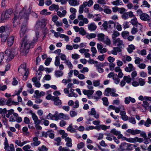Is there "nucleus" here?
<instances>
[{"label": "nucleus", "mask_w": 151, "mask_h": 151, "mask_svg": "<svg viewBox=\"0 0 151 151\" xmlns=\"http://www.w3.org/2000/svg\"><path fill=\"white\" fill-rule=\"evenodd\" d=\"M19 16H21L20 19H23L24 22L22 25L20 31V36L21 42L20 51L26 54L29 51V49L32 48V43H30L28 41L29 39L25 33L27 31V21L28 20V14L26 13L24 10H22L19 12Z\"/></svg>", "instance_id": "1"}, {"label": "nucleus", "mask_w": 151, "mask_h": 151, "mask_svg": "<svg viewBox=\"0 0 151 151\" xmlns=\"http://www.w3.org/2000/svg\"><path fill=\"white\" fill-rule=\"evenodd\" d=\"M16 51V49H12L11 50H6L5 51V53L8 57L7 60L10 61L14 57V56L17 54Z\"/></svg>", "instance_id": "2"}, {"label": "nucleus", "mask_w": 151, "mask_h": 151, "mask_svg": "<svg viewBox=\"0 0 151 151\" xmlns=\"http://www.w3.org/2000/svg\"><path fill=\"white\" fill-rule=\"evenodd\" d=\"M4 145V148L5 149L6 151H15V148L14 145L13 144H11L9 146L7 138L6 137L5 138Z\"/></svg>", "instance_id": "3"}, {"label": "nucleus", "mask_w": 151, "mask_h": 151, "mask_svg": "<svg viewBox=\"0 0 151 151\" xmlns=\"http://www.w3.org/2000/svg\"><path fill=\"white\" fill-rule=\"evenodd\" d=\"M102 27H104V29L107 31L109 33H112V29L114 26L112 24H108V22L106 21H104V23L102 24Z\"/></svg>", "instance_id": "4"}, {"label": "nucleus", "mask_w": 151, "mask_h": 151, "mask_svg": "<svg viewBox=\"0 0 151 151\" xmlns=\"http://www.w3.org/2000/svg\"><path fill=\"white\" fill-rule=\"evenodd\" d=\"M52 100L54 101V104L55 105H60L62 104L61 101L59 99V97L58 96H52Z\"/></svg>", "instance_id": "5"}, {"label": "nucleus", "mask_w": 151, "mask_h": 151, "mask_svg": "<svg viewBox=\"0 0 151 151\" xmlns=\"http://www.w3.org/2000/svg\"><path fill=\"white\" fill-rule=\"evenodd\" d=\"M113 43L114 45H116V44L119 47L124 45L123 40H121L119 38H118L116 39L113 40Z\"/></svg>", "instance_id": "6"}, {"label": "nucleus", "mask_w": 151, "mask_h": 151, "mask_svg": "<svg viewBox=\"0 0 151 151\" xmlns=\"http://www.w3.org/2000/svg\"><path fill=\"white\" fill-rule=\"evenodd\" d=\"M140 19L144 21H150V18L147 14L144 13L139 15Z\"/></svg>", "instance_id": "7"}, {"label": "nucleus", "mask_w": 151, "mask_h": 151, "mask_svg": "<svg viewBox=\"0 0 151 151\" xmlns=\"http://www.w3.org/2000/svg\"><path fill=\"white\" fill-rule=\"evenodd\" d=\"M88 113L89 115H93L94 117L96 119H98L99 118V114H96V112L95 109L93 108H92L91 109V111H89Z\"/></svg>", "instance_id": "8"}, {"label": "nucleus", "mask_w": 151, "mask_h": 151, "mask_svg": "<svg viewBox=\"0 0 151 151\" xmlns=\"http://www.w3.org/2000/svg\"><path fill=\"white\" fill-rule=\"evenodd\" d=\"M127 132L131 134L135 135L140 133L141 131L138 129L134 130L133 129H129L127 130Z\"/></svg>", "instance_id": "9"}, {"label": "nucleus", "mask_w": 151, "mask_h": 151, "mask_svg": "<svg viewBox=\"0 0 151 151\" xmlns=\"http://www.w3.org/2000/svg\"><path fill=\"white\" fill-rule=\"evenodd\" d=\"M38 138L37 137H34L33 138V142L31 144V145L32 147L37 146L40 143V142L38 140Z\"/></svg>", "instance_id": "10"}, {"label": "nucleus", "mask_w": 151, "mask_h": 151, "mask_svg": "<svg viewBox=\"0 0 151 151\" xmlns=\"http://www.w3.org/2000/svg\"><path fill=\"white\" fill-rule=\"evenodd\" d=\"M10 15L7 13L5 12L2 13L1 14L0 21L1 22H4L9 17Z\"/></svg>", "instance_id": "11"}, {"label": "nucleus", "mask_w": 151, "mask_h": 151, "mask_svg": "<svg viewBox=\"0 0 151 151\" xmlns=\"http://www.w3.org/2000/svg\"><path fill=\"white\" fill-rule=\"evenodd\" d=\"M88 27L89 30L91 31H93L95 30L97 26L95 25L94 22L88 25Z\"/></svg>", "instance_id": "12"}, {"label": "nucleus", "mask_w": 151, "mask_h": 151, "mask_svg": "<svg viewBox=\"0 0 151 151\" xmlns=\"http://www.w3.org/2000/svg\"><path fill=\"white\" fill-rule=\"evenodd\" d=\"M46 25V24L45 22H43L38 21L37 22L36 26L38 28H42L44 27Z\"/></svg>", "instance_id": "13"}, {"label": "nucleus", "mask_w": 151, "mask_h": 151, "mask_svg": "<svg viewBox=\"0 0 151 151\" xmlns=\"http://www.w3.org/2000/svg\"><path fill=\"white\" fill-rule=\"evenodd\" d=\"M122 50L120 47H113V50L112 51V53L114 55H116L117 52H121Z\"/></svg>", "instance_id": "14"}, {"label": "nucleus", "mask_w": 151, "mask_h": 151, "mask_svg": "<svg viewBox=\"0 0 151 151\" xmlns=\"http://www.w3.org/2000/svg\"><path fill=\"white\" fill-rule=\"evenodd\" d=\"M8 35V34H6V32L2 33L1 35V40L2 42H4L6 41Z\"/></svg>", "instance_id": "15"}, {"label": "nucleus", "mask_w": 151, "mask_h": 151, "mask_svg": "<svg viewBox=\"0 0 151 151\" xmlns=\"http://www.w3.org/2000/svg\"><path fill=\"white\" fill-rule=\"evenodd\" d=\"M65 141L67 142L65 144L67 146L70 147H72V140L69 137H67L65 139Z\"/></svg>", "instance_id": "16"}, {"label": "nucleus", "mask_w": 151, "mask_h": 151, "mask_svg": "<svg viewBox=\"0 0 151 151\" xmlns=\"http://www.w3.org/2000/svg\"><path fill=\"white\" fill-rule=\"evenodd\" d=\"M54 73L55 77L57 78L62 76L63 74V72L59 70H55Z\"/></svg>", "instance_id": "17"}, {"label": "nucleus", "mask_w": 151, "mask_h": 151, "mask_svg": "<svg viewBox=\"0 0 151 151\" xmlns=\"http://www.w3.org/2000/svg\"><path fill=\"white\" fill-rule=\"evenodd\" d=\"M134 69V67L132 64H129L128 67H126L125 68V70L127 72H131Z\"/></svg>", "instance_id": "18"}, {"label": "nucleus", "mask_w": 151, "mask_h": 151, "mask_svg": "<svg viewBox=\"0 0 151 151\" xmlns=\"http://www.w3.org/2000/svg\"><path fill=\"white\" fill-rule=\"evenodd\" d=\"M14 40V36H12L9 37L7 39V42L8 46H11L13 44Z\"/></svg>", "instance_id": "19"}, {"label": "nucleus", "mask_w": 151, "mask_h": 151, "mask_svg": "<svg viewBox=\"0 0 151 151\" xmlns=\"http://www.w3.org/2000/svg\"><path fill=\"white\" fill-rule=\"evenodd\" d=\"M120 35V33L118 31L116 30L114 31L111 35L113 40L116 39V38L119 37Z\"/></svg>", "instance_id": "20"}, {"label": "nucleus", "mask_w": 151, "mask_h": 151, "mask_svg": "<svg viewBox=\"0 0 151 151\" xmlns=\"http://www.w3.org/2000/svg\"><path fill=\"white\" fill-rule=\"evenodd\" d=\"M68 2L71 6H75L79 4V2L76 0H69Z\"/></svg>", "instance_id": "21"}, {"label": "nucleus", "mask_w": 151, "mask_h": 151, "mask_svg": "<svg viewBox=\"0 0 151 151\" xmlns=\"http://www.w3.org/2000/svg\"><path fill=\"white\" fill-rule=\"evenodd\" d=\"M49 9L50 10H56V11H57L59 10V6L58 5L52 4L49 7Z\"/></svg>", "instance_id": "22"}, {"label": "nucleus", "mask_w": 151, "mask_h": 151, "mask_svg": "<svg viewBox=\"0 0 151 151\" xmlns=\"http://www.w3.org/2000/svg\"><path fill=\"white\" fill-rule=\"evenodd\" d=\"M32 119L34 121L35 125L40 124H41V120L38 119V117L37 115L33 118Z\"/></svg>", "instance_id": "23"}, {"label": "nucleus", "mask_w": 151, "mask_h": 151, "mask_svg": "<svg viewBox=\"0 0 151 151\" xmlns=\"http://www.w3.org/2000/svg\"><path fill=\"white\" fill-rule=\"evenodd\" d=\"M94 92V91L93 90H84L83 91V93L84 95H92Z\"/></svg>", "instance_id": "24"}, {"label": "nucleus", "mask_w": 151, "mask_h": 151, "mask_svg": "<svg viewBox=\"0 0 151 151\" xmlns=\"http://www.w3.org/2000/svg\"><path fill=\"white\" fill-rule=\"evenodd\" d=\"M27 71H29L28 69H24V68H18V72L19 74H21V75L22 76L24 74H25Z\"/></svg>", "instance_id": "25"}, {"label": "nucleus", "mask_w": 151, "mask_h": 151, "mask_svg": "<svg viewBox=\"0 0 151 151\" xmlns=\"http://www.w3.org/2000/svg\"><path fill=\"white\" fill-rule=\"evenodd\" d=\"M127 143L125 142L122 143L120 146V148L122 150H127Z\"/></svg>", "instance_id": "26"}, {"label": "nucleus", "mask_w": 151, "mask_h": 151, "mask_svg": "<svg viewBox=\"0 0 151 151\" xmlns=\"http://www.w3.org/2000/svg\"><path fill=\"white\" fill-rule=\"evenodd\" d=\"M68 131L70 132L71 133L76 132V130L74 128H73L72 124H70L67 129Z\"/></svg>", "instance_id": "27"}, {"label": "nucleus", "mask_w": 151, "mask_h": 151, "mask_svg": "<svg viewBox=\"0 0 151 151\" xmlns=\"http://www.w3.org/2000/svg\"><path fill=\"white\" fill-rule=\"evenodd\" d=\"M74 91V89L73 88H71L70 90V93L68 94V96L69 97H71L74 96L75 97H76L78 96V95L74 93L73 92Z\"/></svg>", "instance_id": "28"}, {"label": "nucleus", "mask_w": 151, "mask_h": 151, "mask_svg": "<svg viewBox=\"0 0 151 151\" xmlns=\"http://www.w3.org/2000/svg\"><path fill=\"white\" fill-rule=\"evenodd\" d=\"M39 35V33L38 32H36V37H35L33 40V41L32 42H30L29 41V40L28 41L30 43H32V47H33V44L36 42H37V40L38 39V35Z\"/></svg>", "instance_id": "29"}, {"label": "nucleus", "mask_w": 151, "mask_h": 151, "mask_svg": "<svg viewBox=\"0 0 151 151\" xmlns=\"http://www.w3.org/2000/svg\"><path fill=\"white\" fill-rule=\"evenodd\" d=\"M121 35L124 39H126L129 35V32L127 31L122 32L121 33Z\"/></svg>", "instance_id": "30"}, {"label": "nucleus", "mask_w": 151, "mask_h": 151, "mask_svg": "<svg viewBox=\"0 0 151 151\" xmlns=\"http://www.w3.org/2000/svg\"><path fill=\"white\" fill-rule=\"evenodd\" d=\"M135 49V46L133 45H129L127 48V50L128 52L131 53L133 52L134 50Z\"/></svg>", "instance_id": "31"}, {"label": "nucleus", "mask_w": 151, "mask_h": 151, "mask_svg": "<svg viewBox=\"0 0 151 151\" xmlns=\"http://www.w3.org/2000/svg\"><path fill=\"white\" fill-rule=\"evenodd\" d=\"M113 79L114 80V82L116 84H118L120 82V80L116 74H115V76L113 77Z\"/></svg>", "instance_id": "32"}, {"label": "nucleus", "mask_w": 151, "mask_h": 151, "mask_svg": "<svg viewBox=\"0 0 151 151\" xmlns=\"http://www.w3.org/2000/svg\"><path fill=\"white\" fill-rule=\"evenodd\" d=\"M21 17V16H19V13L18 15V14H15L14 17L12 20L13 23L14 24L17 22V21L19 20V18L20 19H20Z\"/></svg>", "instance_id": "33"}, {"label": "nucleus", "mask_w": 151, "mask_h": 151, "mask_svg": "<svg viewBox=\"0 0 151 151\" xmlns=\"http://www.w3.org/2000/svg\"><path fill=\"white\" fill-rule=\"evenodd\" d=\"M105 36V35L104 34H99L97 35V36L98 37V40L99 41H103L104 40Z\"/></svg>", "instance_id": "34"}, {"label": "nucleus", "mask_w": 151, "mask_h": 151, "mask_svg": "<svg viewBox=\"0 0 151 151\" xmlns=\"http://www.w3.org/2000/svg\"><path fill=\"white\" fill-rule=\"evenodd\" d=\"M111 4L114 5L118 6L123 4L122 1L119 0H116L111 2Z\"/></svg>", "instance_id": "35"}, {"label": "nucleus", "mask_w": 151, "mask_h": 151, "mask_svg": "<svg viewBox=\"0 0 151 151\" xmlns=\"http://www.w3.org/2000/svg\"><path fill=\"white\" fill-rule=\"evenodd\" d=\"M96 36V34L94 33L88 34L86 35V37L88 39L95 38Z\"/></svg>", "instance_id": "36"}, {"label": "nucleus", "mask_w": 151, "mask_h": 151, "mask_svg": "<svg viewBox=\"0 0 151 151\" xmlns=\"http://www.w3.org/2000/svg\"><path fill=\"white\" fill-rule=\"evenodd\" d=\"M86 7L88 6V7L91 6L93 4V1L92 0H89L88 2H85L83 3Z\"/></svg>", "instance_id": "37"}, {"label": "nucleus", "mask_w": 151, "mask_h": 151, "mask_svg": "<svg viewBox=\"0 0 151 151\" xmlns=\"http://www.w3.org/2000/svg\"><path fill=\"white\" fill-rule=\"evenodd\" d=\"M123 80L128 83H130L131 81V78L130 76H124L123 77Z\"/></svg>", "instance_id": "38"}, {"label": "nucleus", "mask_w": 151, "mask_h": 151, "mask_svg": "<svg viewBox=\"0 0 151 151\" xmlns=\"http://www.w3.org/2000/svg\"><path fill=\"white\" fill-rule=\"evenodd\" d=\"M142 3L143 4L141 5V7H147L148 8H149L150 7V5L147 1L145 0L143 1Z\"/></svg>", "instance_id": "39"}, {"label": "nucleus", "mask_w": 151, "mask_h": 151, "mask_svg": "<svg viewBox=\"0 0 151 151\" xmlns=\"http://www.w3.org/2000/svg\"><path fill=\"white\" fill-rule=\"evenodd\" d=\"M103 42L108 45H109L111 44L110 40L108 36H106L105 39L104 40Z\"/></svg>", "instance_id": "40"}, {"label": "nucleus", "mask_w": 151, "mask_h": 151, "mask_svg": "<svg viewBox=\"0 0 151 151\" xmlns=\"http://www.w3.org/2000/svg\"><path fill=\"white\" fill-rule=\"evenodd\" d=\"M60 65V59L58 56L55 57V65L56 66H58Z\"/></svg>", "instance_id": "41"}, {"label": "nucleus", "mask_w": 151, "mask_h": 151, "mask_svg": "<svg viewBox=\"0 0 151 151\" xmlns=\"http://www.w3.org/2000/svg\"><path fill=\"white\" fill-rule=\"evenodd\" d=\"M128 120L129 122L133 124H135L136 123L135 119L134 117L132 116L129 117Z\"/></svg>", "instance_id": "42"}, {"label": "nucleus", "mask_w": 151, "mask_h": 151, "mask_svg": "<svg viewBox=\"0 0 151 151\" xmlns=\"http://www.w3.org/2000/svg\"><path fill=\"white\" fill-rule=\"evenodd\" d=\"M102 100L103 101V104L104 105L106 106H108V105L109 103L108 102V99L106 97L103 98L102 99Z\"/></svg>", "instance_id": "43"}, {"label": "nucleus", "mask_w": 151, "mask_h": 151, "mask_svg": "<svg viewBox=\"0 0 151 151\" xmlns=\"http://www.w3.org/2000/svg\"><path fill=\"white\" fill-rule=\"evenodd\" d=\"M60 115H61V118L65 120H68L70 119V117L68 116L65 115L63 113H60Z\"/></svg>", "instance_id": "44"}, {"label": "nucleus", "mask_w": 151, "mask_h": 151, "mask_svg": "<svg viewBox=\"0 0 151 151\" xmlns=\"http://www.w3.org/2000/svg\"><path fill=\"white\" fill-rule=\"evenodd\" d=\"M59 151H69L70 150L67 147H63L62 146H60L58 148Z\"/></svg>", "instance_id": "45"}, {"label": "nucleus", "mask_w": 151, "mask_h": 151, "mask_svg": "<svg viewBox=\"0 0 151 151\" xmlns=\"http://www.w3.org/2000/svg\"><path fill=\"white\" fill-rule=\"evenodd\" d=\"M136 147L135 145L127 143V150H133Z\"/></svg>", "instance_id": "46"}, {"label": "nucleus", "mask_w": 151, "mask_h": 151, "mask_svg": "<svg viewBox=\"0 0 151 151\" xmlns=\"http://www.w3.org/2000/svg\"><path fill=\"white\" fill-rule=\"evenodd\" d=\"M111 133L116 136H117L119 134H120L121 132L120 131H117L115 129H113L111 130Z\"/></svg>", "instance_id": "47"}, {"label": "nucleus", "mask_w": 151, "mask_h": 151, "mask_svg": "<svg viewBox=\"0 0 151 151\" xmlns=\"http://www.w3.org/2000/svg\"><path fill=\"white\" fill-rule=\"evenodd\" d=\"M64 63L66 64L68 67L70 69H72L73 68V65L71 62L69 61L68 60H66L65 61Z\"/></svg>", "instance_id": "48"}, {"label": "nucleus", "mask_w": 151, "mask_h": 151, "mask_svg": "<svg viewBox=\"0 0 151 151\" xmlns=\"http://www.w3.org/2000/svg\"><path fill=\"white\" fill-rule=\"evenodd\" d=\"M130 23L132 25H136L138 22L137 18L135 17L131 20Z\"/></svg>", "instance_id": "49"}, {"label": "nucleus", "mask_w": 151, "mask_h": 151, "mask_svg": "<svg viewBox=\"0 0 151 151\" xmlns=\"http://www.w3.org/2000/svg\"><path fill=\"white\" fill-rule=\"evenodd\" d=\"M100 80L93 81V85L95 87L99 86L100 84Z\"/></svg>", "instance_id": "50"}, {"label": "nucleus", "mask_w": 151, "mask_h": 151, "mask_svg": "<svg viewBox=\"0 0 151 151\" xmlns=\"http://www.w3.org/2000/svg\"><path fill=\"white\" fill-rule=\"evenodd\" d=\"M79 33L81 35L84 36L86 34V32L83 27H80V28Z\"/></svg>", "instance_id": "51"}, {"label": "nucleus", "mask_w": 151, "mask_h": 151, "mask_svg": "<svg viewBox=\"0 0 151 151\" xmlns=\"http://www.w3.org/2000/svg\"><path fill=\"white\" fill-rule=\"evenodd\" d=\"M137 139V137H136L134 138H127V141L128 142H136V141Z\"/></svg>", "instance_id": "52"}, {"label": "nucleus", "mask_w": 151, "mask_h": 151, "mask_svg": "<svg viewBox=\"0 0 151 151\" xmlns=\"http://www.w3.org/2000/svg\"><path fill=\"white\" fill-rule=\"evenodd\" d=\"M151 124V120L149 118H148L146 122H145L144 125L147 127H149V124Z\"/></svg>", "instance_id": "53"}, {"label": "nucleus", "mask_w": 151, "mask_h": 151, "mask_svg": "<svg viewBox=\"0 0 151 151\" xmlns=\"http://www.w3.org/2000/svg\"><path fill=\"white\" fill-rule=\"evenodd\" d=\"M52 60L51 58H49L46 59L45 63V64L46 66H48Z\"/></svg>", "instance_id": "54"}, {"label": "nucleus", "mask_w": 151, "mask_h": 151, "mask_svg": "<svg viewBox=\"0 0 151 151\" xmlns=\"http://www.w3.org/2000/svg\"><path fill=\"white\" fill-rule=\"evenodd\" d=\"M58 55H60V57L62 60H65V61L67 60H66V56L64 54L59 53L58 54Z\"/></svg>", "instance_id": "55"}, {"label": "nucleus", "mask_w": 151, "mask_h": 151, "mask_svg": "<svg viewBox=\"0 0 151 151\" xmlns=\"http://www.w3.org/2000/svg\"><path fill=\"white\" fill-rule=\"evenodd\" d=\"M35 94L36 95H34V97L36 99H38L40 97V91L38 90H36L35 92Z\"/></svg>", "instance_id": "56"}, {"label": "nucleus", "mask_w": 151, "mask_h": 151, "mask_svg": "<svg viewBox=\"0 0 151 151\" xmlns=\"http://www.w3.org/2000/svg\"><path fill=\"white\" fill-rule=\"evenodd\" d=\"M86 7L85 5L83 3V4L80 5L79 7V12L80 14L82 13L83 11V9Z\"/></svg>", "instance_id": "57"}, {"label": "nucleus", "mask_w": 151, "mask_h": 151, "mask_svg": "<svg viewBox=\"0 0 151 151\" xmlns=\"http://www.w3.org/2000/svg\"><path fill=\"white\" fill-rule=\"evenodd\" d=\"M142 61V60L139 57L136 58L134 60V63L136 64H139L140 62Z\"/></svg>", "instance_id": "58"}, {"label": "nucleus", "mask_w": 151, "mask_h": 151, "mask_svg": "<svg viewBox=\"0 0 151 151\" xmlns=\"http://www.w3.org/2000/svg\"><path fill=\"white\" fill-rule=\"evenodd\" d=\"M12 103V104H14L15 103V102L14 101H12V99L10 98L8 99L7 101H6V105H8V106H10L11 104H10L11 103Z\"/></svg>", "instance_id": "59"}, {"label": "nucleus", "mask_w": 151, "mask_h": 151, "mask_svg": "<svg viewBox=\"0 0 151 151\" xmlns=\"http://www.w3.org/2000/svg\"><path fill=\"white\" fill-rule=\"evenodd\" d=\"M127 13V12L124 13L122 15V18L125 20L128 19L129 18V17L128 16V14Z\"/></svg>", "instance_id": "60"}, {"label": "nucleus", "mask_w": 151, "mask_h": 151, "mask_svg": "<svg viewBox=\"0 0 151 151\" xmlns=\"http://www.w3.org/2000/svg\"><path fill=\"white\" fill-rule=\"evenodd\" d=\"M139 83L141 86H143L145 84L144 80L142 78H140L139 79Z\"/></svg>", "instance_id": "61"}, {"label": "nucleus", "mask_w": 151, "mask_h": 151, "mask_svg": "<svg viewBox=\"0 0 151 151\" xmlns=\"http://www.w3.org/2000/svg\"><path fill=\"white\" fill-rule=\"evenodd\" d=\"M134 26H135L136 27V28H137V29H138L139 30L141 29L142 28V26L141 24L139 23H137L136 25H134Z\"/></svg>", "instance_id": "62"}, {"label": "nucleus", "mask_w": 151, "mask_h": 151, "mask_svg": "<svg viewBox=\"0 0 151 151\" xmlns=\"http://www.w3.org/2000/svg\"><path fill=\"white\" fill-rule=\"evenodd\" d=\"M84 146V143L81 142L77 145V147L79 149L83 148Z\"/></svg>", "instance_id": "63"}, {"label": "nucleus", "mask_w": 151, "mask_h": 151, "mask_svg": "<svg viewBox=\"0 0 151 151\" xmlns=\"http://www.w3.org/2000/svg\"><path fill=\"white\" fill-rule=\"evenodd\" d=\"M71 81L70 79H69L68 80H67L66 79H64L62 80V82L63 83H64L65 85H66L67 84V83L71 82Z\"/></svg>", "instance_id": "64"}]
</instances>
